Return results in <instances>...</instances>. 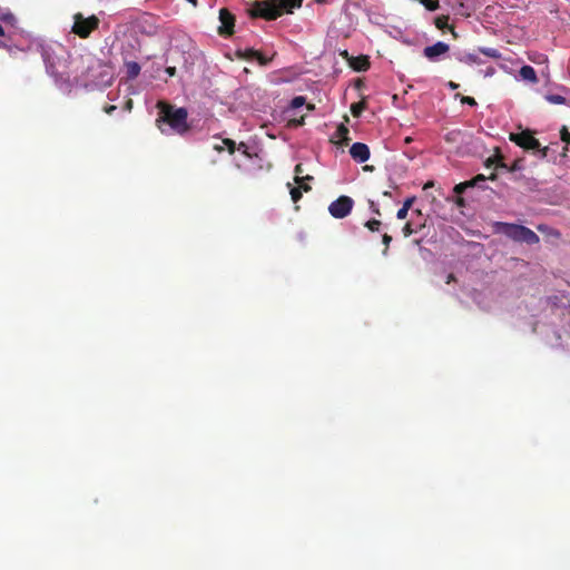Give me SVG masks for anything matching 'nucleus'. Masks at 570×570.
<instances>
[{"instance_id": "obj_19", "label": "nucleus", "mask_w": 570, "mask_h": 570, "mask_svg": "<svg viewBox=\"0 0 570 570\" xmlns=\"http://www.w3.org/2000/svg\"><path fill=\"white\" fill-rule=\"evenodd\" d=\"M546 99L553 105H563L566 104V98L561 95L549 94L546 96Z\"/></svg>"}, {"instance_id": "obj_40", "label": "nucleus", "mask_w": 570, "mask_h": 570, "mask_svg": "<svg viewBox=\"0 0 570 570\" xmlns=\"http://www.w3.org/2000/svg\"><path fill=\"white\" fill-rule=\"evenodd\" d=\"M455 275L454 274H449L448 277H446V284H450L452 282H455Z\"/></svg>"}, {"instance_id": "obj_30", "label": "nucleus", "mask_w": 570, "mask_h": 570, "mask_svg": "<svg viewBox=\"0 0 570 570\" xmlns=\"http://www.w3.org/2000/svg\"><path fill=\"white\" fill-rule=\"evenodd\" d=\"M382 242L385 245L383 254L386 255L387 250H389V247H390V244L392 242V237L390 235H387V234H384L383 237H382Z\"/></svg>"}, {"instance_id": "obj_36", "label": "nucleus", "mask_w": 570, "mask_h": 570, "mask_svg": "<svg viewBox=\"0 0 570 570\" xmlns=\"http://www.w3.org/2000/svg\"><path fill=\"white\" fill-rule=\"evenodd\" d=\"M117 109V107L115 105H108L104 108V111L108 115L112 114L115 110Z\"/></svg>"}, {"instance_id": "obj_38", "label": "nucleus", "mask_w": 570, "mask_h": 570, "mask_svg": "<svg viewBox=\"0 0 570 570\" xmlns=\"http://www.w3.org/2000/svg\"><path fill=\"white\" fill-rule=\"evenodd\" d=\"M294 171H295V174H296L295 176H301V174H303V171H304V169H303V165H302V164H297V165L295 166Z\"/></svg>"}, {"instance_id": "obj_21", "label": "nucleus", "mask_w": 570, "mask_h": 570, "mask_svg": "<svg viewBox=\"0 0 570 570\" xmlns=\"http://www.w3.org/2000/svg\"><path fill=\"white\" fill-rule=\"evenodd\" d=\"M449 17L448 16H439L434 20V24L438 29L444 30L448 28Z\"/></svg>"}, {"instance_id": "obj_47", "label": "nucleus", "mask_w": 570, "mask_h": 570, "mask_svg": "<svg viewBox=\"0 0 570 570\" xmlns=\"http://www.w3.org/2000/svg\"><path fill=\"white\" fill-rule=\"evenodd\" d=\"M495 178H497V175H495V174H491V175L489 176V179H491V180H494Z\"/></svg>"}, {"instance_id": "obj_51", "label": "nucleus", "mask_w": 570, "mask_h": 570, "mask_svg": "<svg viewBox=\"0 0 570 570\" xmlns=\"http://www.w3.org/2000/svg\"><path fill=\"white\" fill-rule=\"evenodd\" d=\"M373 167H370V166H365L364 169L365 170H372Z\"/></svg>"}, {"instance_id": "obj_3", "label": "nucleus", "mask_w": 570, "mask_h": 570, "mask_svg": "<svg viewBox=\"0 0 570 570\" xmlns=\"http://www.w3.org/2000/svg\"><path fill=\"white\" fill-rule=\"evenodd\" d=\"M501 226L503 234L514 242L528 245H534L540 242L539 236L525 226L510 223H502Z\"/></svg>"}, {"instance_id": "obj_11", "label": "nucleus", "mask_w": 570, "mask_h": 570, "mask_svg": "<svg viewBox=\"0 0 570 570\" xmlns=\"http://www.w3.org/2000/svg\"><path fill=\"white\" fill-rule=\"evenodd\" d=\"M350 66L355 71H366L370 68V61L366 56H360V57L353 58L350 62Z\"/></svg>"}, {"instance_id": "obj_10", "label": "nucleus", "mask_w": 570, "mask_h": 570, "mask_svg": "<svg viewBox=\"0 0 570 570\" xmlns=\"http://www.w3.org/2000/svg\"><path fill=\"white\" fill-rule=\"evenodd\" d=\"M423 227H425L424 218H421L417 220L411 219L403 226L402 233H403L404 237H409L412 234L419 233Z\"/></svg>"}, {"instance_id": "obj_42", "label": "nucleus", "mask_w": 570, "mask_h": 570, "mask_svg": "<svg viewBox=\"0 0 570 570\" xmlns=\"http://www.w3.org/2000/svg\"><path fill=\"white\" fill-rule=\"evenodd\" d=\"M448 86H449L452 90H454V89H458V88H459V83H455V82H453V81H450V82L448 83Z\"/></svg>"}, {"instance_id": "obj_25", "label": "nucleus", "mask_w": 570, "mask_h": 570, "mask_svg": "<svg viewBox=\"0 0 570 570\" xmlns=\"http://www.w3.org/2000/svg\"><path fill=\"white\" fill-rule=\"evenodd\" d=\"M223 144L226 146L228 153L233 155L236 150V142L233 139L225 138L223 139Z\"/></svg>"}, {"instance_id": "obj_5", "label": "nucleus", "mask_w": 570, "mask_h": 570, "mask_svg": "<svg viewBox=\"0 0 570 570\" xmlns=\"http://www.w3.org/2000/svg\"><path fill=\"white\" fill-rule=\"evenodd\" d=\"M353 205V199L343 195L330 204L328 212L334 218L341 219L351 213Z\"/></svg>"}, {"instance_id": "obj_39", "label": "nucleus", "mask_w": 570, "mask_h": 570, "mask_svg": "<svg viewBox=\"0 0 570 570\" xmlns=\"http://www.w3.org/2000/svg\"><path fill=\"white\" fill-rule=\"evenodd\" d=\"M434 186V181L433 180H429L424 184L423 186V189L426 190L429 188H432Z\"/></svg>"}, {"instance_id": "obj_14", "label": "nucleus", "mask_w": 570, "mask_h": 570, "mask_svg": "<svg viewBox=\"0 0 570 570\" xmlns=\"http://www.w3.org/2000/svg\"><path fill=\"white\" fill-rule=\"evenodd\" d=\"M348 134H350L348 128L343 124H341L337 127L336 132H335L336 137L340 139V142L344 144V145H347L350 141Z\"/></svg>"}, {"instance_id": "obj_28", "label": "nucleus", "mask_w": 570, "mask_h": 570, "mask_svg": "<svg viewBox=\"0 0 570 570\" xmlns=\"http://www.w3.org/2000/svg\"><path fill=\"white\" fill-rule=\"evenodd\" d=\"M487 180V177L482 174H479L476 175L475 177H473L471 180H469V184L474 187V186H478L479 183L481 181H485Z\"/></svg>"}, {"instance_id": "obj_4", "label": "nucleus", "mask_w": 570, "mask_h": 570, "mask_svg": "<svg viewBox=\"0 0 570 570\" xmlns=\"http://www.w3.org/2000/svg\"><path fill=\"white\" fill-rule=\"evenodd\" d=\"M100 20L95 14L90 17H83L82 13L78 12L73 14V26L71 31L81 39L88 38L92 31L99 28Z\"/></svg>"}, {"instance_id": "obj_41", "label": "nucleus", "mask_w": 570, "mask_h": 570, "mask_svg": "<svg viewBox=\"0 0 570 570\" xmlns=\"http://www.w3.org/2000/svg\"><path fill=\"white\" fill-rule=\"evenodd\" d=\"M412 215H416L419 219L423 218L421 209H413Z\"/></svg>"}, {"instance_id": "obj_22", "label": "nucleus", "mask_w": 570, "mask_h": 570, "mask_svg": "<svg viewBox=\"0 0 570 570\" xmlns=\"http://www.w3.org/2000/svg\"><path fill=\"white\" fill-rule=\"evenodd\" d=\"M420 2L429 10V11H435L439 9L440 3L439 0H420Z\"/></svg>"}, {"instance_id": "obj_20", "label": "nucleus", "mask_w": 570, "mask_h": 570, "mask_svg": "<svg viewBox=\"0 0 570 570\" xmlns=\"http://www.w3.org/2000/svg\"><path fill=\"white\" fill-rule=\"evenodd\" d=\"M495 165L497 168H507V165L502 163L501 158L490 157L485 160V167L490 168Z\"/></svg>"}, {"instance_id": "obj_29", "label": "nucleus", "mask_w": 570, "mask_h": 570, "mask_svg": "<svg viewBox=\"0 0 570 570\" xmlns=\"http://www.w3.org/2000/svg\"><path fill=\"white\" fill-rule=\"evenodd\" d=\"M460 100L463 105H469L471 107L476 106V101L473 97L470 96H461Z\"/></svg>"}, {"instance_id": "obj_26", "label": "nucleus", "mask_w": 570, "mask_h": 570, "mask_svg": "<svg viewBox=\"0 0 570 570\" xmlns=\"http://www.w3.org/2000/svg\"><path fill=\"white\" fill-rule=\"evenodd\" d=\"M469 187H472V186L469 184V180H468V181L460 183V184L455 185L453 190L456 195H461Z\"/></svg>"}, {"instance_id": "obj_35", "label": "nucleus", "mask_w": 570, "mask_h": 570, "mask_svg": "<svg viewBox=\"0 0 570 570\" xmlns=\"http://www.w3.org/2000/svg\"><path fill=\"white\" fill-rule=\"evenodd\" d=\"M407 214H409V210L401 207L397 213H396V218L397 219H405L407 217Z\"/></svg>"}, {"instance_id": "obj_17", "label": "nucleus", "mask_w": 570, "mask_h": 570, "mask_svg": "<svg viewBox=\"0 0 570 570\" xmlns=\"http://www.w3.org/2000/svg\"><path fill=\"white\" fill-rule=\"evenodd\" d=\"M479 51L483 53L484 56L492 58V59H500L501 52L495 48H479Z\"/></svg>"}, {"instance_id": "obj_48", "label": "nucleus", "mask_w": 570, "mask_h": 570, "mask_svg": "<svg viewBox=\"0 0 570 570\" xmlns=\"http://www.w3.org/2000/svg\"><path fill=\"white\" fill-rule=\"evenodd\" d=\"M518 168H519V167H518L517 163H514V165L511 167V169H510V170H515V169H518Z\"/></svg>"}, {"instance_id": "obj_45", "label": "nucleus", "mask_w": 570, "mask_h": 570, "mask_svg": "<svg viewBox=\"0 0 570 570\" xmlns=\"http://www.w3.org/2000/svg\"><path fill=\"white\" fill-rule=\"evenodd\" d=\"M456 204L462 206L464 204V199L459 197L458 200H456Z\"/></svg>"}, {"instance_id": "obj_1", "label": "nucleus", "mask_w": 570, "mask_h": 570, "mask_svg": "<svg viewBox=\"0 0 570 570\" xmlns=\"http://www.w3.org/2000/svg\"><path fill=\"white\" fill-rule=\"evenodd\" d=\"M156 125L163 134L185 135L190 126L187 122L188 112L184 107H175L166 101H158Z\"/></svg>"}, {"instance_id": "obj_24", "label": "nucleus", "mask_w": 570, "mask_h": 570, "mask_svg": "<svg viewBox=\"0 0 570 570\" xmlns=\"http://www.w3.org/2000/svg\"><path fill=\"white\" fill-rule=\"evenodd\" d=\"M381 225L382 223L377 219H371L365 223V227L368 228L371 232H377Z\"/></svg>"}, {"instance_id": "obj_16", "label": "nucleus", "mask_w": 570, "mask_h": 570, "mask_svg": "<svg viewBox=\"0 0 570 570\" xmlns=\"http://www.w3.org/2000/svg\"><path fill=\"white\" fill-rule=\"evenodd\" d=\"M460 61L464 62V63H468V65H473V63L480 65V63H482V60L475 53H464L460 58Z\"/></svg>"}, {"instance_id": "obj_34", "label": "nucleus", "mask_w": 570, "mask_h": 570, "mask_svg": "<svg viewBox=\"0 0 570 570\" xmlns=\"http://www.w3.org/2000/svg\"><path fill=\"white\" fill-rule=\"evenodd\" d=\"M295 183L296 184H301V183H306V181H309V180H313V176H309V175H306V176H295Z\"/></svg>"}, {"instance_id": "obj_8", "label": "nucleus", "mask_w": 570, "mask_h": 570, "mask_svg": "<svg viewBox=\"0 0 570 570\" xmlns=\"http://www.w3.org/2000/svg\"><path fill=\"white\" fill-rule=\"evenodd\" d=\"M450 50L448 43L443 41H438L432 46H428L423 50L424 57H426L431 61H435L440 56L445 55Z\"/></svg>"}, {"instance_id": "obj_18", "label": "nucleus", "mask_w": 570, "mask_h": 570, "mask_svg": "<svg viewBox=\"0 0 570 570\" xmlns=\"http://www.w3.org/2000/svg\"><path fill=\"white\" fill-rule=\"evenodd\" d=\"M365 108L366 104L364 101L354 102L351 105V112L354 117H360Z\"/></svg>"}, {"instance_id": "obj_12", "label": "nucleus", "mask_w": 570, "mask_h": 570, "mask_svg": "<svg viewBox=\"0 0 570 570\" xmlns=\"http://www.w3.org/2000/svg\"><path fill=\"white\" fill-rule=\"evenodd\" d=\"M519 75L525 81H529L531 83L538 82L537 72L531 66L527 65V66L521 67Z\"/></svg>"}, {"instance_id": "obj_49", "label": "nucleus", "mask_w": 570, "mask_h": 570, "mask_svg": "<svg viewBox=\"0 0 570 570\" xmlns=\"http://www.w3.org/2000/svg\"><path fill=\"white\" fill-rule=\"evenodd\" d=\"M546 155H547V148H544V149L542 150V157H546Z\"/></svg>"}, {"instance_id": "obj_50", "label": "nucleus", "mask_w": 570, "mask_h": 570, "mask_svg": "<svg viewBox=\"0 0 570 570\" xmlns=\"http://www.w3.org/2000/svg\"><path fill=\"white\" fill-rule=\"evenodd\" d=\"M0 47L7 48V45L2 41H0Z\"/></svg>"}, {"instance_id": "obj_23", "label": "nucleus", "mask_w": 570, "mask_h": 570, "mask_svg": "<svg viewBox=\"0 0 570 570\" xmlns=\"http://www.w3.org/2000/svg\"><path fill=\"white\" fill-rule=\"evenodd\" d=\"M305 102H306L305 97H303V96H296V97H294V98L292 99V101H291V107H292V108H294V109H296V108H299V107L304 106V105H305Z\"/></svg>"}, {"instance_id": "obj_9", "label": "nucleus", "mask_w": 570, "mask_h": 570, "mask_svg": "<svg viewBox=\"0 0 570 570\" xmlns=\"http://www.w3.org/2000/svg\"><path fill=\"white\" fill-rule=\"evenodd\" d=\"M351 157L358 163H365L370 158V148L366 144L354 142L350 148Z\"/></svg>"}, {"instance_id": "obj_52", "label": "nucleus", "mask_w": 570, "mask_h": 570, "mask_svg": "<svg viewBox=\"0 0 570 570\" xmlns=\"http://www.w3.org/2000/svg\"><path fill=\"white\" fill-rule=\"evenodd\" d=\"M215 149H216V150H218V151H222V150H223V148H222V147H218V146H216V147H215Z\"/></svg>"}, {"instance_id": "obj_7", "label": "nucleus", "mask_w": 570, "mask_h": 570, "mask_svg": "<svg viewBox=\"0 0 570 570\" xmlns=\"http://www.w3.org/2000/svg\"><path fill=\"white\" fill-rule=\"evenodd\" d=\"M219 21L220 26L218 27V33L223 37H229L234 33V24L235 17L234 14L226 8H222L219 10Z\"/></svg>"}, {"instance_id": "obj_43", "label": "nucleus", "mask_w": 570, "mask_h": 570, "mask_svg": "<svg viewBox=\"0 0 570 570\" xmlns=\"http://www.w3.org/2000/svg\"><path fill=\"white\" fill-rule=\"evenodd\" d=\"M132 108V100L129 99L127 102H126V109L130 110Z\"/></svg>"}, {"instance_id": "obj_46", "label": "nucleus", "mask_w": 570, "mask_h": 570, "mask_svg": "<svg viewBox=\"0 0 570 570\" xmlns=\"http://www.w3.org/2000/svg\"><path fill=\"white\" fill-rule=\"evenodd\" d=\"M0 36H4V29L1 24H0Z\"/></svg>"}, {"instance_id": "obj_15", "label": "nucleus", "mask_w": 570, "mask_h": 570, "mask_svg": "<svg viewBox=\"0 0 570 570\" xmlns=\"http://www.w3.org/2000/svg\"><path fill=\"white\" fill-rule=\"evenodd\" d=\"M560 138L566 144V147L563 149V156L566 155V151H570V131L568 130L567 126H562L560 129Z\"/></svg>"}, {"instance_id": "obj_13", "label": "nucleus", "mask_w": 570, "mask_h": 570, "mask_svg": "<svg viewBox=\"0 0 570 570\" xmlns=\"http://www.w3.org/2000/svg\"><path fill=\"white\" fill-rule=\"evenodd\" d=\"M125 67H126V75H127L128 79L132 80L139 76L141 68L138 62L128 61V62H126Z\"/></svg>"}, {"instance_id": "obj_37", "label": "nucleus", "mask_w": 570, "mask_h": 570, "mask_svg": "<svg viewBox=\"0 0 570 570\" xmlns=\"http://www.w3.org/2000/svg\"><path fill=\"white\" fill-rule=\"evenodd\" d=\"M297 188H301V190H304V191H309L311 190V186L306 183H301V184H297Z\"/></svg>"}, {"instance_id": "obj_27", "label": "nucleus", "mask_w": 570, "mask_h": 570, "mask_svg": "<svg viewBox=\"0 0 570 570\" xmlns=\"http://www.w3.org/2000/svg\"><path fill=\"white\" fill-rule=\"evenodd\" d=\"M291 197L294 203H297L302 198V190L301 188L294 187L291 189Z\"/></svg>"}, {"instance_id": "obj_2", "label": "nucleus", "mask_w": 570, "mask_h": 570, "mask_svg": "<svg viewBox=\"0 0 570 570\" xmlns=\"http://www.w3.org/2000/svg\"><path fill=\"white\" fill-rule=\"evenodd\" d=\"M303 0H265L255 1L249 13L254 18L275 20L284 12L292 13L293 9L301 8Z\"/></svg>"}, {"instance_id": "obj_6", "label": "nucleus", "mask_w": 570, "mask_h": 570, "mask_svg": "<svg viewBox=\"0 0 570 570\" xmlns=\"http://www.w3.org/2000/svg\"><path fill=\"white\" fill-rule=\"evenodd\" d=\"M510 140L527 150H535L540 148L539 140L528 130L510 134Z\"/></svg>"}, {"instance_id": "obj_33", "label": "nucleus", "mask_w": 570, "mask_h": 570, "mask_svg": "<svg viewBox=\"0 0 570 570\" xmlns=\"http://www.w3.org/2000/svg\"><path fill=\"white\" fill-rule=\"evenodd\" d=\"M414 202H415V197H414V196L409 197V198H406V199L404 200V203H403L402 207H403V208H405V209H407V210H410Z\"/></svg>"}, {"instance_id": "obj_44", "label": "nucleus", "mask_w": 570, "mask_h": 570, "mask_svg": "<svg viewBox=\"0 0 570 570\" xmlns=\"http://www.w3.org/2000/svg\"><path fill=\"white\" fill-rule=\"evenodd\" d=\"M167 72L173 76L175 73V68L174 67H169L167 68Z\"/></svg>"}, {"instance_id": "obj_32", "label": "nucleus", "mask_w": 570, "mask_h": 570, "mask_svg": "<svg viewBox=\"0 0 570 570\" xmlns=\"http://www.w3.org/2000/svg\"><path fill=\"white\" fill-rule=\"evenodd\" d=\"M258 56V51L255 49H246L244 57L247 59H255Z\"/></svg>"}, {"instance_id": "obj_31", "label": "nucleus", "mask_w": 570, "mask_h": 570, "mask_svg": "<svg viewBox=\"0 0 570 570\" xmlns=\"http://www.w3.org/2000/svg\"><path fill=\"white\" fill-rule=\"evenodd\" d=\"M255 60L258 61L261 66H266L271 62L269 58H266L262 52L258 51V56H256Z\"/></svg>"}, {"instance_id": "obj_53", "label": "nucleus", "mask_w": 570, "mask_h": 570, "mask_svg": "<svg viewBox=\"0 0 570 570\" xmlns=\"http://www.w3.org/2000/svg\"><path fill=\"white\" fill-rule=\"evenodd\" d=\"M315 1H316V2H320V3H321V2H325V0H315Z\"/></svg>"}]
</instances>
